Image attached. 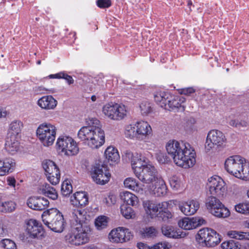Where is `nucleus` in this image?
<instances>
[{"label":"nucleus","instance_id":"obj_1","mask_svg":"<svg viewBox=\"0 0 249 249\" xmlns=\"http://www.w3.org/2000/svg\"><path fill=\"white\" fill-rule=\"evenodd\" d=\"M166 149L178 166L188 169L193 167L196 162L195 150L188 142L170 140L166 143Z\"/></svg>","mask_w":249,"mask_h":249},{"label":"nucleus","instance_id":"obj_2","mask_svg":"<svg viewBox=\"0 0 249 249\" xmlns=\"http://www.w3.org/2000/svg\"><path fill=\"white\" fill-rule=\"evenodd\" d=\"M88 126L82 127L77 132V137L85 142L92 150H96L105 142V133L100 121L95 118H89L87 121Z\"/></svg>","mask_w":249,"mask_h":249},{"label":"nucleus","instance_id":"obj_3","mask_svg":"<svg viewBox=\"0 0 249 249\" xmlns=\"http://www.w3.org/2000/svg\"><path fill=\"white\" fill-rule=\"evenodd\" d=\"M152 128L146 122L139 121L125 126L124 134L127 138L144 141L151 134Z\"/></svg>","mask_w":249,"mask_h":249},{"label":"nucleus","instance_id":"obj_4","mask_svg":"<svg viewBox=\"0 0 249 249\" xmlns=\"http://www.w3.org/2000/svg\"><path fill=\"white\" fill-rule=\"evenodd\" d=\"M42 221L52 231L56 232L63 231L65 222L63 215L57 209L52 208L43 212L42 214Z\"/></svg>","mask_w":249,"mask_h":249},{"label":"nucleus","instance_id":"obj_5","mask_svg":"<svg viewBox=\"0 0 249 249\" xmlns=\"http://www.w3.org/2000/svg\"><path fill=\"white\" fill-rule=\"evenodd\" d=\"M72 227L71 231L65 236L67 243L80 246L88 242V232L90 231V228L88 225L78 224Z\"/></svg>","mask_w":249,"mask_h":249},{"label":"nucleus","instance_id":"obj_6","mask_svg":"<svg viewBox=\"0 0 249 249\" xmlns=\"http://www.w3.org/2000/svg\"><path fill=\"white\" fill-rule=\"evenodd\" d=\"M102 112L108 119L119 121L127 116L129 110L127 107L123 104L110 102L103 107Z\"/></svg>","mask_w":249,"mask_h":249},{"label":"nucleus","instance_id":"obj_7","mask_svg":"<svg viewBox=\"0 0 249 249\" xmlns=\"http://www.w3.org/2000/svg\"><path fill=\"white\" fill-rule=\"evenodd\" d=\"M57 128L55 125L49 123L40 124L36 130V135L44 146H50L55 139Z\"/></svg>","mask_w":249,"mask_h":249},{"label":"nucleus","instance_id":"obj_8","mask_svg":"<svg viewBox=\"0 0 249 249\" xmlns=\"http://www.w3.org/2000/svg\"><path fill=\"white\" fill-rule=\"evenodd\" d=\"M227 139L224 134L217 129L210 130L207 136L205 144V150L208 153L214 149L223 147L226 143Z\"/></svg>","mask_w":249,"mask_h":249},{"label":"nucleus","instance_id":"obj_9","mask_svg":"<svg viewBox=\"0 0 249 249\" xmlns=\"http://www.w3.org/2000/svg\"><path fill=\"white\" fill-rule=\"evenodd\" d=\"M196 241L203 246L213 247L220 242V237L215 231L205 228L199 230L196 235Z\"/></svg>","mask_w":249,"mask_h":249},{"label":"nucleus","instance_id":"obj_10","mask_svg":"<svg viewBox=\"0 0 249 249\" xmlns=\"http://www.w3.org/2000/svg\"><path fill=\"white\" fill-rule=\"evenodd\" d=\"M56 144L61 152L65 155L74 156L79 152L78 143L70 136L66 135L60 136L57 140Z\"/></svg>","mask_w":249,"mask_h":249},{"label":"nucleus","instance_id":"obj_11","mask_svg":"<svg viewBox=\"0 0 249 249\" xmlns=\"http://www.w3.org/2000/svg\"><path fill=\"white\" fill-rule=\"evenodd\" d=\"M206 207L209 212L218 217H226L230 215L229 210L216 197H208L206 202Z\"/></svg>","mask_w":249,"mask_h":249},{"label":"nucleus","instance_id":"obj_12","mask_svg":"<svg viewBox=\"0 0 249 249\" xmlns=\"http://www.w3.org/2000/svg\"><path fill=\"white\" fill-rule=\"evenodd\" d=\"M135 176L142 182L146 184H151L157 179L160 178L155 167L150 164H145L140 170L138 169Z\"/></svg>","mask_w":249,"mask_h":249},{"label":"nucleus","instance_id":"obj_13","mask_svg":"<svg viewBox=\"0 0 249 249\" xmlns=\"http://www.w3.org/2000/svg\"><path fill=\"white\" fill-rule=\"evenodd\" d=\"M207 187L211 195L219 197L223 196L227 191L225 182L217 176H213L208 179Z\"/></svg>","mask_w":249,"mask_h":249},{"label":"nucleus","instance_id":"obj_14","mask_svg":"<svg viewBox=\"0 0 249 249\" xmlns=\"http://www.w3.org/2000/svg\"><path fill=\"white\" fill-rule=\"evenodd\" d=\"M90 175L93 180L100 185L107 183L110 178V174L107 167L100 164H95L92 166Z\"/></svg>","mask_w":249,"mask_h":249},{"label":"nucleus","instance_id":"obj_15","mask_svg":"<svg viewBox=\"0 0 249 249\" xmlns=\"http://www.w3.org/2000/svg\"><path fill=\"white\" fill-rule=\"evenodd\" d=\"M133 235L129 229L118 227L112 230L108 234V239L113 243H123L133 238Z\"/></svg>","mask_w":249,"mask_h":249},{"label":"nucleus","instance_id":"obj_16","mask_svg":"<svg viewBox=\"0 0 249 249\" xmlns=\"http://www.w3.org/2000/svg\"><path fill=\"white\" fill-rule=\"evenodd\" d=\"M143 207L147 216L151 218H156L159 212L168 208L166 202L160 203L154 200H146L143 201Z\"/></svg>","mask_w":249,"mask_h":249},{"label":"nucleus","instance_id":"obj_17","mask_svg":"<svg viewBox=\"0 0 249 249\" xmlns=\"http://www.w3.org/2000/svg\"><path fill=\"white\" fill-rule=\"evenodd\" d=\"M245 159L239 155H234L228 158L225 162L226 171L235 177H237Z\"/></svg>","mask_w":249,"mask_h":249},{"label":"nucleus","instance_id":"obj_18","mask_svg":"<svg viewBox=\"0 0 249 249\" xmlns=\"http://www.w3.org/2000/svg\"><path fill=\"white\" fill-rule=\"evenodd\" d=\"M178 206L179 210L184 215H191L197 212L199 208L200 204L197 200L192 199L186 201H179Z\"/></svg>","mask_w":249,"mask_h":249},{"label":"nucleus","instance_id":"obj_19","mask_svg":"<svg viewBox=\"0 0 249 249\" xmlns=\"http://www.w3.org/2000/svg\"><path fill=\"white\" fill-rule=\"evenodd\" d=\"M205 220L200 217H184L178 222V226L185 230H190L204 224Z\"/></svg>","mask_w":249,"mask_h":249},{"label":"nucleus","instance_id":"obj_20","mask_svg":"<svg viewBox=\"0 0 249 249\" xmlns=\"http://www.w3.org/2000/svg\"><path fill=\"white\" fill-rule=\"evenodd\" d=\"M26 231L31 238H37L43 235L42 225L37 220L31 219L26 222Z\"/></svg>","mask_w":249,"mask_h":249},{"label":"nucleus","instance_id":"obj_21","mask_svg":"<svg viewBox=\"0 0 249 249\" xmlns=\"http://www.w3.org/2000/svg\"><path fill=\"white\" fill-rule=\"evenodd\" d=\"M27 204L31 209L36 211H42L47 208L49 202L43 197H31L27 200Z\"/></svg>","mask_w":249,"mask_h":249},{"label":"nucleus","instance_id":"obj_22","mask_svg":"<svg viewBox=\"0 0 249 249\" xmlns=\"http://www.w3.org/2000/svg\"><path fill=\"white\" fill-rule=\"evenodd\" d=\"M185 98L182 96L170 95L167 103L165 109L169 110H179L183 111L185 110L184 103L185 102Z\"/></svg>","mask_w":249,"mask_h":249},{"label":"nucleus","instance_id":"obj_23","mask_svg":"<svg viewBox=\"0 0 249 249\" xmlns=\"http://www.w3.org/2000/svg\"><path fill=\"white\" fill-rule=\"evenodd\" d=\"M150 191L157 196H160L166 194L167 187L165 181L160 178L151 183L149 187Z\"/></svg>","mask_w":249,"mask_h":249},{"label":"nucleus","instance_id":"obj_24","mask_svg":"<svg viewBox=\"0 0 249 249\" xmlns=\"http://www.w3.org/2000/svg\"><path fill=\"white\" fill-rule=\"evenodd\" d=\"M20 137L6 136L5 142V149L10 154L17 153L20 148Z\"/></svg>","mask_w":249,"mask_h":249},{"label":"nucleus","instance_id":"obj_25","mask_svg":"<svg viewBox=\"0 0 249 249\" xmlns=\"http://www.w3.org/2000/svg\"><path fill=\"white\" fill-rule=\"evenodd\" d=\"M130 160L134 174L137 172L138 169L140 170L143 166L147 164V159L141 154L138 153L132 154Z\"/></svg>","mask_w":249,"mask_h":249},{"label":"nucleus","instance_id":"obj_26","mask_svg":"<svg viewBox=\"0 0 249 249\" xmlns=\"http://www.w3.org/2000/svg\"><path fill=\"white\" fill-rule=\"evenodd\" d=\"M37 104L42 109L51 110L55 108L57 101L52 95H45L38 100Z\"/></svg>","mask_w":249,"mask_h":249},{"label":"nucleus","instance_id":"obj_27","mask_svg":"<svg viewBox=\"0 0 249 249\" xmlns=\"http://www.w3.org/2000/svg\"><path fill=\"white\" fill-rule=\"evenodd\" d=\"M162 234L168 238L179 239L183 238L186 234L180 230L171 226L165 225L161 228Z\"/></svg>","mask_w":249,"mask_h":249},{"label":"nucleus","instance_id":"obj_28","mask_svg":"<svg viewBox=\"0 0 249 249\" xmlns=\"http://www.w3.org/2000/svg\"><path fill=\"white\" fill-rule=\"evenodd\" d=\"M71 202L77 207L85 206L88 203V196L84 192H77L71 197Z\"/></svg>","mask_w":249,"mask_h":249},{"label":"nucleus","instance_id":"obj_29","mask_svg":"<svg viewBox=\"0 0 249 249\" xmlns=\"http://www.w3.org/2000/svg\"><path fill=\"white\" fill-rule=\"evenodd\" d=\"M15 165L12 159H0V176H4L13 172Z\"/></svg>","mask_w":249,"mask_h":249},{"label":"nucleus","instance_id":"obj_30","mask_svg":"<svg viewBox=\"0 0 249 249\" xmlns=\"http://www.w3.org/2000/svg\"><path fill=\"white\" fill-rule=\"evenodd\" d=\"M37 192L38 194L45 195L53 200H56L58 198V194L55 189L47 183L40 185Z\"/></svg>","mask_w":249,"mask_h":249},{"label":"nucleus","instance_id":"obj_31","mask_svg":"<svg viewBox=\"0 0 249 249\" xmlns=\"http://www.w3.org/2000/svg\"><path fill=\"white\" fill-rule=\"evenodd\" d=\"M124 184L126 188L132 190L139 194L142 195L144 191L142 185L138 181L133 178H127L124 181Z\"/></svg>","mask_w":249,"mask_h":249},{"label":"nucleus","instance_id":"obj_32","mask_svg":"<svg viewBox=\"0 0 249 249\" xmlns=\"http://www.w3.org/2000/svg\"><path fill=\"white\" fill-rule=\"evenodd\" d=\"M106 159L110 164L117 163L120 160V155L117 148L113 146H109L105 151Z\"/></svg>","mask_w":249,"mask_h":249},{"label":"nucleus","instance_id":"obj_33","mask_svg":"<svg viewBox=\"0 0 249 249\" xmlns=\"http://www.w3.org/2000/svg\"><path fill=\"white\" fill-rule=\"evenodd\" d=\"M23 127L22 123L19 120L12 121L9 125L7 136L19 137V133Z\"/></svg>","mask_w":249,"mask_h":249},{"label":"nucleus","instance_id":"obj_34","mask_svg":"<svg viewBox=\"0 0 249 249\" xmlns=\"http://www.w3.org/2000/svg\"><path fill=\"white\" fill-rule=\"evenodd\" d=\"M85 212L79 209H75L72 213L71 224L72 227L76 226L77 225H87L84 222Z\"/></svg>","mask_w":249,"mask_h":249},{"label":"nucleus","instance_id":"obj_35","mask_svg":"<svg viewBox=\"0 0 249 249\" xmlns=\"http://www.w3.org/2000/svg\"><path fill=\"white\" fill-rule=\"evenodd\" d=\"M170 94L161 90L157 91L154 94L155 101L162 108H166Z\"/></svg>","mask_w":249,"mask_h":249},{"label":"nucleus","instance_id":"obj_36","mask_svg":"<svg viewBox=\"0 0 249 249\" xmlns=\"http://www.w3.org/2000/svg\"><path fill=\"white\" fill-rule=\"evenodd\" d=\"M120 197L127 205L134 206L138 204L139 199L137 196L129 192L125 191L122 193Z\"/></svg>","mask_w":249,"mask_h":249},{"label":"nucleus","instance_id":"obj_37","mask_svg":"<svg viewBox=\"0 0 249 249\" xmlns=\"http://www.w3.org/2000/svg\"><path fill=\"white\" fill-rule=\"evenodd\" d=\"M227 234L231 238L239 240H249V232L231 230L228 231Z\"/></svg>","mask_w":249,"mask_h":249},{"label":"nucleus","instance_id":"obj_38","mask_svg":"<svg viewBox=\"0 0 249 249\" xmlns=\"http://www.w3.org/2000/svg\"><path fill=\"white\" fill-rule=\"evenodd\" d=\"M42 166L45 170V175H51L53 173H56L59 171V170L56 164L50 160H44L42 163Z\"/></svg>","mask_w":249,"mask_h":249},{"label":"nucleus","instance_id":"obj_39","mask_svg":"<svg viewBox=\"0 0 249 249\" xmlns=\"http://www.w3.org/2000/svg\"><path fill=\"white\" fill-rule=\"evenodd\" d=\"M109 218L105 215L98 216L94 221L96 229L98 231L103 230L107 227Z\"/></svg>","mask_w":249,"mask_h":249},{"label":"nucleus","instance_id":"obj_40","mask_svg":"<svg viewBox=\"0 0 249 249\" xmlns=\"http://www.w3.org/2000/svg\"><path fill=\"white\" fill-rule=\"evenodd\" d=\"M245 181H249V162L245 160L236 177Z\"/></svg>","mask_w":249,"mask_h":249},{"label":"nucleus","instance_id":"obj_41","mask_svg":"<svg viewBox=\"0 0 249 249\" xmlns=\"http://www.w3.org/2000/svg\"><path fill=\"white\" fill-rule=\"evenodd\" d=\"M140 233L142 237L149 238L156 237L157 235L158 231L155 228L149 227L142 229Z\"/></svg>","mask_w":249,"mask_h":249},{"label":"nucleus","instance_id":"obj_42","mask_svg":"<svg viewBox=\"0 0 249 249\" xmlns=\"http://www.w3.org/2000/svg\"><path fill=\"white\" fill-rule=\"evenodd\" d=\"M234 209L238 213L249 215V201H246L235 205Z\"/></svg>","mask_w":249,"mask_h":249},{"label":"nucleus","instance_id":"obj_43","mask_svg":"<svg viewBox=\"0 0 249 249\" xmlns=\"http://www.w3.org/2000/svg\"><path fill=\"white\" fill-rule=\"evenodd\" d=\"M16 203L13 201H7L2 202L0 204V211L2 212H12L15 210Z\"/></svg>","mask_w":249,"mask_h":249},{"label":"nucleus","instance_id":"obj_44","mask_svg":"<svg viewBox=\"0 0 249 249\" xmlns=\"http://www.w3.org/2000/svg\"><path fill=\"white\" fill-rule=\"evenodd\" d=\"M169 181L171 187L175 190L182 189L184 187L183 181L177 177H172Z\"/></svg>","mask_w":249,"mask_h":249},{"label":"nucleus","instance_id":"obj_45","mask_svg":"<svg viewBox=\"0 0 249 249\" xmlns=\"http://www.w3.org/2000/svg\"><path fill=\"white\" fill-rule=\"evenodd\" d=\"M72 192V187L70 180H65L61 185V194L63 196H67Z\"/></svg>","mask_w":249,"mask_h":249},{"label":"nucleus","instance_id":"obj_46","mask_svg":"<svg viewBox=\"0 0 249 249\" xmlns=\"http://www.w3.org/2000/svg\"><path fill=\"white\" fill-rule=\"evenodd\" d=\"M121 212L122 215L126 219L132 218L135 216L132 209L126 205H123L121 207Z\"/></svg>","mask_w":249,"mask_h":249},{"label":"nucleus","instance_id":"obj_47","mask_svg":"<svg viewBox=\"0 0 249 249\" xmlns=\"http://www.w3.org/2000/svg\"><path fill=\"white\" fill-rule=\"evenodd\" d=\"M0 247L3 249H17L16 243L9 239H4L0 241Z\"/></svg>","mask_w":249,"mask_h":249},{"label":"nucleus","instance_id":"obj_48","mask_svg":"<svg viewBox=\"0 0 249 249\" xmlns=\"http://www.w3.org/2000/svg\"><path fill=\"white\" fill-rule=\"evenodd\" d=\"M229 124L231 126L240 129L246 127L248 125V123L245 120L237 119L231 120Z\"/></svg>","mask_w":249,"mask_h":249},{"label":"nucleus","instance_id":"obj_49","mask_svg":"<svg viewBox=\"0 0 249 249\" xmlns=\"http://www.w3.org/2000/svg\"><path fill=\"white\" fill-rule=\"evenodd\" d=\"M46 176L48 181H49V182L52 185H56L60 181V171L57 172L56 174L52 173L51 175H47Z\"/></svg>","mask_w":249,"mask_h":249},{"label":"nucleus","instance_id":"obj_50","mask_svg":"<svg viewBox=\"0 0 249 249\" xmlns=\"http://www.w3.org/2000/svg\"><path fill=\"white\" fill-rule=\"evenodd\" d=\"M221 247L223 249H240L239 244L233 240L223 242Z\"/></svg>","mask_w":249,"mask_h":249},{"label":"nucleus","instance_id":"obj_51","mask_svg":"<svg viewBox=\"0 0 249 249\" xmlns=\"http://www.w3.org/2000/svg\"><path fill=\"white\" fill-rule=\"evenodd\" d=\"M140 107L142 113L143 115H147L151 111V107L150 103L147 101L142 102L140 105Z\"/></svg>","mask_w":249,"mask_h":249},{"label":"nucleus","instance_id":"obj_52","mask_svg":"<svg viewBox=\"0 0 249 249\" xmlns=\"http://www.w3.org/2000/svg\"><path fill=\"white\" fill-rule=\"evenodd\" d=\"M172 217V214L167 210V208L164 210H162L159 213L158 215L157 216V217L164 221L171 218Z\"/></svg>","mask_w":249,"mask_h":249},{"label":"nucleus","instance_id":"obj_53","mask_svg":"<svg viewBox=\"0 0 249 249\" xmlns=\"http://www.w3.org/2000/svg\"><path fill=\"white\" fill-rule=\"evenodd\" d=\"M171 245L167 242L158 243L151 247V249H169L171 248Z\"/></svg>","mask_w":249,"mask_h":249},{"label":"nucleus","instance_id":"obj_54","mask_svg":"<svg viewBox=\"0 0 249 249\" xmlns=\"http://www.w3.org/2000/svg\"><path fill=\"white\" fill-rule=\"evenodd\" d=\"M116 201V196L111 194H110L108 196L104 198L103 202L107 206H111L114 205Z\"/></svg>","mask_w":249,"mask_h":249},{"label":"nucleus","instance_id":"obj_55","mask_svg":"<svg viewBox=\"0 0 249 249\" xmlns=\"http://www.w3.org/2000/svg\"><path fill=\"white\" fill-rule=\"evenodd\" d=\"M96 4L99 8L104 9L109 7L112 4V2L111 0H98Z\"/></svg>","mask_w":249,"mask_h":249},{"label":"nucleus","instance_id":"obj_56","mask_svg":"<svg viewBox=\"0 0 249 249\" xmlns=\"http://www.w3.org/2000/svg\"><path fill=\"white\" fill-rule=\"evenodd\" d=\"M6 181L7 184L8 186L13 187L15 188L16 187V180L14 177L12 176H9L6 178Z\"/></svg>","mask_w":249,"mask_h":249},{"label":"nucleus","instance_id":"obj_57","mask_svg":"<svg viewBox=\"0 0 249 249\" xmlns=\"http://www.w3.org/2000/svg\"><path fill=\"white\" fill-rule=\"evenodd\" d=\"M195 90L193 88H186L181 89V94H184L186 95H190L191 94L194 93Z\"/></svg>","mask_w":249,"mask_h":249},{"label":"nucleus","instance_id":"obj_58","mask_svg":"<svg viewBox=\"0 0 249 249\" xmlns=\"http://www.w3.org/2000/svg\"><path fill=\"white\" fill-rule=\"evenodd\" d=\"M65 76V72H60L54 74H50L49 77L50 78H56V79H60L63 78Z\"/></svg>","mask_w":249,"mask_h":249},{"label":"nucleus","instance_id":"obj_59","mask_svg":"<svg viewBox=\"0 0 249 249\" xmlns=\"http://www.w3.org/2000/svg\"><path fill=\"white\" fill-rule=\"evenodd\" d=\"M63 79H65L69 85L73 84L74 82L72 77L71 76L68 75L65 72L64 77H63Z\"/></svg>","mask_w":249,"mask_h":249},{"label":"nucleus","instance_id":"obj_60","mask_svg":"<svg viewBox=\"0 0 249 249\" xmlns=\"http://www.w3.org/2000/svg\"><path fill=\"white\" fill-rule=\"evenodd\" d=\"M137 247L139 249H151V247L143 243H138Z\"/></svg>","mask_w":249,"mask_h":249},{"label":"nucleus","instance_id":"obj_61","mask_svg":"<svg viewBox=\"0 0 249 249\" xmlns=\"http://www.w3.org/2000/svg\"><path fill=\"white\" fill-rule=\"evenodd\" d=\"M164 157V154L162 153H160L159 154H158V156L157 157V159H158V160L161 162H164L160 158L161 157Z\"/></svg>","mask_w":249,"mask_h":249},{"label":"nucleus","instance_id":"obj_62","mask_svg":"<svg viewBox=\"0 0 249 249\" xmlns=\"http://www.w3.org/2000/svg\"><path fill=\"white\" fill-rule=\"evenodd\" d=\"M6 115V112L5 111H3L1 108H0V118L2 117H5Z\"/></svg>","mask_w":249,"mask_h":249},{"label":"nucleus","instance_id":"obj_63","mask_svg":"<svg viewBox=\"0 0 249 249\" xmlns=\"http://www.w3.org/2000/svg\"><path fill=\"white\" fill-rule=\"evenodd\" d=\"M0 230H3V231L4 232V233H3V236L5 235H6V234L7 233V231L5 227H4L3 226H2L1 228H0Z\"/></svg>","mask_w":249,"mask_h":249},{"label":"nucleus","instance_id":"obj_64","mask_svg":"<svg viewBox=\"0 0 249 249\" xmlns=\"http://www.w3.org/2000/svg\"><path fill=\"white\" fill-rule=\"evenodd\" d=\"M245 226L249 228V219L245 221Z\"/></svg>","mask_w":249,"mask_h":249}]
</instances>
